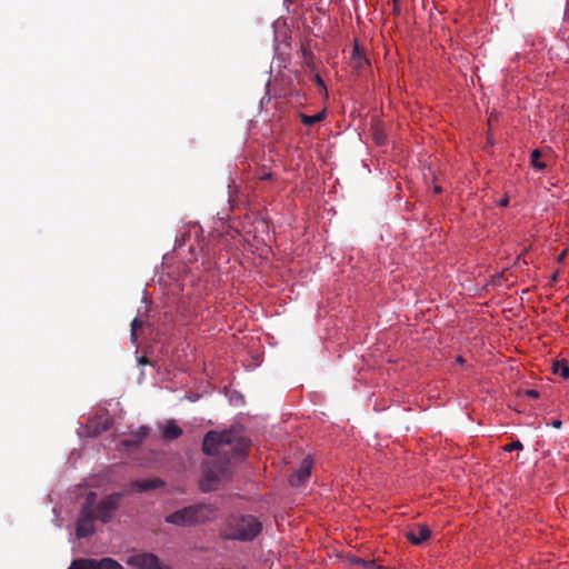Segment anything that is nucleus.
Segmentation results:
<instances>
[{
    "label": "nucleus",
    "instance_id": "nucleus-1",
    "mask_svg": "<svg viewBox=\"0 0 569 569\" xmlns=\"http://www.w3.org/2000/svg\"><path fill=\"white\" fill-rule=\"evenodd\" d=\"M248 447L249 441L234 428L208 431L202 440V451L209 457L202 463V491L217 490L227 481L231 476V462L243 460Z\"/></svg>",
    "mask_w": 569,
    "mask_h": 569
},
{
    "label": "nucleus",
    "instance_id": "nucleus-2",
    "mask_svg": "<svg viewBox=\"0 0 569 569\" xmlns=\"http://www.w3.org/2000/svg\"><path fill=\"white\" fill-rule=\"evenodd\" d=\"M262 530L261 522L251 515L232 516L228 520L226 537L233 540L250 541Z\"/></svg>",
    "mask_w": 569,
    "mask_h": 569
},
{
    "label": "nucleus",
    "instance_id": "nucleus-3",
    "mask_svg": "<svg viewBox=\"0 0 569 569\" xmlns=\"http://www.w3.org/2000/svg\"><path fill=\"white\" fill-rule=\"evenodd\" d=\"M212 513V509L207 505H193L166 516L164 522L177 527H190L210 520Z\"/></svg>",
    "mask_w": 569,
    "mask_h": 569
},
{
    "label": "nucleus",
    "instance_id": "nucleus-4",
    "mask_svg": "<svg viewBox=\"0 0 569 569\" xmlns=\"http://www.w3.org/2000/svg\"><path fill=\"white\" fill-rule=\"evenodd\" d=\"M94 502L96 493L90 492L86 498L77 522L76 535L78 538H87L94 532Z\"/></svg>",
    "mask_w": 569,
    "mask_h": 569
},
{
    "label": "nucleus",
    "instance_id": "nucleus-5",
    "mask_svg": "<svg viewBox=\"0 0 569 569\" xmlns=\"http://www.w3.org/2000/svg\"><path fill=\"white\" fill-rule=\"evenodd\" d=\"M123 496L124 495L122 492H113L104 497L97 507H94L96 519L103 523L110 522L114 512L118 510L120 500Z\"/></svg>",
    "mask_w": 569,
    "mask_h": 569
},
{
    "label": "nucleus",
    "instance_id": "nucleus-6",
    "mask_svg": "<svg viewBox=\"0 0 569 569\" xmlns=\"http://www.w3.org/2000/svg\"><path fill=\"white\" fill-rule=\"evenodd\" d=\"M126 563L139 569H163L159 558L151 552H141L129 556Z\"/></svg>",
    "mask_w": 569,
    "mask_h": 569
},
{
    "label": "nucleus",
    "instance_id": "nucleus-7",
    "mask_svg": "<svg viewBox=\"0 0 569 569\" xmlns=\"http://www.w3.org/2000/svg\"><path fill=\"white\" fill-rule=\"evenodd\" d=\"M405 537L415 546H420L431 537V531L427 525L418 523L408 528Z\"/></svg>",
    "mask_w": 569,
    "mask_h": 569
},
{
    "label": "nucleus",
    "instance_id": "nucleus-8",
    "mask_svg": "<svg viewBox=\"0 0 569 569\" xmlns=\"http://www.w3.org/2000/svg\"><path fill=\"white\" fill-rule=\"evenodd\" d=\"M311 468H312V460L309 457L305 458L302 460L299 469L290 476V478H289L290 485L295 486V487L302 486L310 477Z\"/></svg>",
    "mask_w": 569,
    "mask_h": 569
},
{
    "label": "nucleus",
    "instance_id": "nucleus-9",
    "mask_svg": "<svg viewBox=\"0 0 569 569\" xmlns=\"http://www.w3.org/2000/svg\"><path fill=\"white\" fill-rule=\"evenodd\" d=\"M164 485V482L160 479H144V480H137L131 483V491L134 492H144L152 489L160 488Z\"/></svg>",
    "mask_w": 569,
    "mask_h": 569
},
{
    "label": "nucleus",
    "instance_id": "nucleus-10",
    "mask_svg": "<svg viewBox=\"0 0 569 569\" xmlns=\"http://www.w3.org/2000/svg\"><path fill=\"white\" fill-rule=\"evenodd\" d=\"M351 66L358 73H361L369 67V60L365 57L358 44L352 50Z\"/></svg>",
    "mask_w": 569,
    "mask_h": 569
},
{
    "label": "nucleus",
    "instance_id": "nucleus-11",
    "mask_svg": "<svg viewBox=\"0 0 569 569\" xmlns=\"http://www.w3.org/2000/svg\"><path fill=\"white\" fill-rule=\"evenodd\" d=\"M91 560L93 569H123L122 565L110 557H104L101 559L91 558Z\"/></svg>",
    "mask_w": 569,
    "mask_h": 569
},
{
    "label": "nucleus",
    "instance_id": "nucleus-12",
    "mask_svg": "<svg viewBox=\"0 0 569 569\" xmlns=\"http://www.w3.org/2000/svg\"><path fill=\"white\" fill-rule=\"evenodd\" d=\"M182 435V429L176 423L174 420H169L163 428V438L166 440H174Z\"/></svg>",
    "mask_w": 569,
    "mask_h": 569
},
{
    "label": "nucleus",
    "instance_id": "nucleus-13",
    "mask_svg": "<svg viewBox=\"0 0 569 569\" xmlns=\"http://www.w3.org/2000/svg\"><path fill=\"white\" fill-rule=\"evenodd\" d=\"M68 569H93L91 558L73 559Z\"/></svg>",
    "mask_w": 569,
    "mask_h": 569
},
{
    "label": "nucleus",
    "instance_id": "nucleus-14",
    "mask_svg": "<svg viewBox=\"0 0 569 569\" xmlns=\"http://www.w3.org/2000/svg\"><path fill=\"white\" fill-rule=\"evenodd\" d=\"M552 372L565 379L569 378V367L563 361H555L552 363Z\"/></svg>",
    "mask_w": 569,
    "mask_h": 569
},
{
    "label": "nucleus",
    "instance_id": "nucleus-15",
    "mask_svg": "<svg viewBox=\"0 0 569 569\" xmlns=\"http://www.w3.org/2000/svg\"><path fill=\"white\" fill-rule=\"evenodd\" d=\"M540 157H541V152L538 149H535L530 156V163L537 170H543L546 168V163L539 160Z\"/></svg>",
    "mask_w": 569,
    "mask_h": 569
},
{
    "label": "nucleus",
    "instance_id": "nucleus-16",
    "mask_svg": "<svg viewBox=\"0 0 569 569\" xmlns=\"http://www.w3.org/2000/svg\"><path fill=\"white\" fill-rule=\"evenodd\" d=\"M323 118H325V112L322 111V112L317 113L315 116L302 114L301 116V121L306 126H312V124L323 120Z\"/></svg>",
    "mask_w": 569,
    "mask_h": 569
},
{
    "label": "nucleus",
    "instance_id": "nucleus-17",
    "mask_svg": "<svg viewBox=\"0 0 569 569\" xmlns=\"http://www.w3.org/2000/svg\"><path fill=\"white\" fill-rule=\"evenodd\" d=\"M143 327V321L139 318H134L131 322V340L134 343L138 339V330Z\"/></svg>",
    "mask_w": 569,
    "mask_h": 569
},
{
    "label": "nucleus",
    "instance_id": "nucleus-18",
    "mask_svg": "<svg viewBox=\"0 0 569 569\" xmlns=\"http://www.w3.org/2000/svg\"><path fill=\"white\" fill-rule=\"evenodd\" d=\"M372 138L378 146H382L387 141V134L381 128L373 129Z\"/></svg>",
    "mask_w": 569,
    "mask_h": 569
},
{
    "label": "nucleus",
    "instance_id": "nucleus-19",
    "mask_svg": "<svg viewBox=\"0 0 569 569\" xmlns=\"http://www.w3.org/2000/svg\"><path fill=\"white\" fill-rule=\"evenodd\" d=\"M522 449H523V445L519 440H515L503 447V450L507 452H511L515 450H522Z\"/></svg>",
    "mask_w": 569,
    "mask_h": 569
},
{
    "label": "nucleus",
    "instance_id": "nucleus-20",
    "mask_svg": "<svg viewBox=\"0 0 569 569\" xmlns=\"http://www.w3.org/2000/svg\"><path fill=\"white\" fill-rule=\"evenodd\" d=\"M526 395L528 397H530V398H533V399L539 398V392L537 390H535V389L527 390Z\"/></svg>",
    "mask_w": 569,
    "mask_h": 569
},
{
    "label": "nucleus",
    "instance_id": "nucleus-21",
    "mask_svg": "<svg viewBox=\"0 0 569 569\" xmlns=\"http://www.w3.org/2000/svg\"><path fill=\"white\" fill-rule=\"evenodd\" d=\"M358 562H360L361 565H363L370 569H373L376 567L375 561H366V560L358 559Z\"/></svg>",
    "mask_w": 569,
    "mask_h": 569
},
{
    "label": "nucleus",
    "instance_id": "nucleus-22",
    "mask_svg": "<svg viewBox=\"0 0 569 569\" xmlns=\"http://www.w3.org/2000/svg\"><path fill=\"white\" fill-rule=\"evenodd\" d=\"M316 82H317L318 86H320L321 88L326 89L323 80L320 78V76H316Z\"/></svg>",
    "mask_w": 569,
    "mask_h": 569
},
{
    "label": "nucleus",
    "instance_id": "nucleus-23",
    "mask_svg": "<svg viewBox=\"0 0 569 569\" xmlns=\"http://www.w3.org/2000/svg\"><path fill=\"white\" fill-rule=\"evenodd\" d=\"M138 362H139V365H147V363H149V360L147 357L142 356V357L138 358Z\"/></svg>",
    "mask_w": 569,
    "mask_h": 569
},
{
    "label": "nucleus",
    "instance_id": "nucleus-24",
    "mask_svg": "<svg viewBox=\"0 0 569 569\" xmlns=\"http://www.w3.org/2000/svg\"><path fill=\"white\" fill-rule=\"evenodd\" d=\"M509 203V199L508 198H503L499 201V206L500 207H507Z\"/></svg>",
    "mask_w": 569,
    "mask_h": 569
},
{
    "label": "nucleus",
    "instance_id": "nucleus-25",
    "mask_svg": "<svg viewBox=\"0 0 569 569\" xmlns=\"http://www.w3.org/2000/svg\"><path fill=\"white\" fill-rule=\"evenodd\" d=\"M552 427H553V428L559 429V428L561 427V421H560V420H558V419H557V420H553V421H552Z\"/></svg>",
    "mask_w": 569,
    "mask_h": 569
},
{
    "label": "nucleus",
    "instance_id": "nucleus-26",
    "mask_svg": "<svg viewBox=\"0 0 569 569\" xmlns=\"http://www.w3.org/2000/svg\"><path fill=\"white\" fill-rule=\"evenodd\" d=\"M140 435H141V437H146L148 435V428L141 427L140 428Z\"/></svg>",
    "mask_w": 569,
    "mask_h": 569
},
{
    "label": "nucleus",
    "instance_id": "nucleus-27",
    "mask_svg": "<svg viewBox=\"0 0 569 569\" xmlns=\"http://www.w3.org/2000/svg\"><path fill=\"white\" fill-rule=\"evenodd\" d=\"M272 176V173L268 172V173H264L263 176L260 177L261 180H268L270 179Z\"/></svg>",
    "mask_w": 569,
    "mask_h": 569
},
{
    "label": "nucleus",
    "instance_id": "nucleus-28",
    "mask_svg": "<svg viewBox=\"0 0 569 569\" xmlns=\"http://www.w3.org/2000/svg\"><path fill=\"white\" fill-rule=\"evenodd\" d=\"M565 257H566V251H562V252L559 254V257H558V261H559V262H562V261H563V259H565Z\"/></svg>",
    "mask_w": 569,
    "mask_h": 569
},
{
    "label": "nucleus",
    "instance_id": "nucleus-29",
    "mask_svg": "<svg viewBox=\"0 0 569 569\" xmlns=\"http://www.w3.org/2000/svg\"><path fill=\"white\" fill-rule=\"evenodd\" d=\"M456 361L460 365H462L465 362V360L461 356L457 357Z\"/></svg>",
    "mask_w": 569,
    "mask_h": 569
},
{
    "label": "nucleus",
    "instance_id": "nucleus-30",
    "mask_svg": "<svg viewBox=\"0 0 569 569\" xmlns=\"http://www.w3.org/2000/svg\"><path fill=\"white\" fill-rule=\"evenodd\" d=\"M440 190H441V189H440L439 187H436V188H435V191H436V192H440Z\"/></svg>",
    "mask_w": 569,
    "mask_h": 569
}]
</instances>
